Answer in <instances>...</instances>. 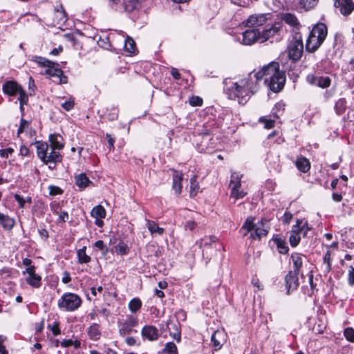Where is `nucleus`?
<instances>
[{
    "instance_id": "obj_1",
    "label": "nucleus",
    "mask_w": 354,
    "mask_h": 354,
    "mask_svg": "<svg viewBox=\"0 0 354 354\" xmlns=\"http://www.w3.org/2000/svg\"><path fill=\"white\" fill-rule=\"evenodd\" d=\"M265 78V82L274 92L280 91L286 82V76L279 70L277 62H272L265 66L258 72H252L237 82H232L226 88L228 97L236 100L241 104H245L251 95L258 90L259 82Z\"/></svg>"
},
{
    "instance_id": "obj_2",
    "label": "nucleus",
    "mask_w": 354,
    "mask_h": 354,
    "mask_svg": "<svg viewBox=\"0 0 354 354\" xmlns=\"http://www.w3.org/2000/svg\"><path fill=\"white\" fill-rule=\"evenodd\" d=\"M327 27L323 23L315 25L310 32L306 40V49L309 53L316 51L327 36Z\"/></svg>"
},
{
    "instance_id": "obj_3",
    "label": "nucleus",
    "mask_w": 354,
    "mask_h": 354,
    "mask_svg": "<svg viewBox=\"0 0 354 354\" xmlns=\"http://www.w3.org/2000/svg\"><path fill=\"white\" fill-rule=\"evenodd\" d=\"M82 299L75 293H64L57 301L59 309L66 311H74L80 308L82 304Z\"/></svg>"
},
{
    "instance_id": "obj_4",
    "label": "nucleus",
    "mask_w": 354,
    "mask_h": 354,
    "mask_svg": "<svg viewBox=\"0 0 354 354\" xmlns=\"http://www.w3.org/2000/svg\"><path fill=\"white\" fill-rule=\"evenodd\" d=\"M304 50L302 37L300 33H295L288 46V54L290 59L297 61L302 55Z\"/></svg>"
},
{
    "instance_id": "obj_5",
    "label": "nucleus",
    "mask_w": 354,
    "mask_h": 354,
    "mask_svg": "<svg viewBox=\"0 0 354 354\" xmlns=\"http://www.w3.org/2000/svg\"><path fill=\"white\" fill-rule=\"evenodd\" d=\"M242 178V175L233 172L231 175V180L230 183V187H231V197L234 198L235 199H239L243 198L246 193L243 191H239L241 187V179Z\"/></svg>"
},
{
    "instance_id": "obj_6",
    "label": "nucleus",
    "mask_w": 354,
    "mask_h": 354,
    "mask_svg": "<svg viewBox=\"0 0 354 354\" xmlns=\"http://www.w3.org/2000/svg\"><path fill=\"white\" fill-rule=\"evenodd\" d=\"M306 82L312 86H318L321 88H326L330 86L331 80L328 76L310 73L306 76Z\"/></svg>"
},
{
    "instance_id": "obj_7",
    "label": "nucleus",
    "mask_w": 354,
    "mask_h": 354,
    "mask_svg": "<svg viewBox=\"0 0 354 354\" xmlns=\"http://www.w3.org/2000/svg\"><path fill=\"white\" fill-rule=\"evenodd\" d=\"M268 15L269 14L266 13L252 15L243 21V24L248 28H257L267 22Z\"/></svg>"
},
{
    "instance_id": "obj_8",
    "label": "nucleus",
    "mask_w": 354,
    "mask_h": 354,
    "mask_svg": "<svg viewBox=\"0 0 354 354\" xmlns=\"http://www.w3.org/2000/svg\"><path fill=\"white\" fill-rule=\"evenodd\" d=\"M23 88L15 80L6 81L2 85L3 93L10 97L16 96Z\"/></svg>"
},
{
    "instance_id": "obj_9",
    "label": "nucleus",
    "mask_w": 354,
    "mask_h": 354,
    "mask_svg": "<svg viewBox=\"0 0 354 354\" xmlns=\"http://www.w3.org/2000/svg\"><path fill=\"white\" fill-rule=\"evenodd\" d=\"M299 273L289 271L285 277L286 288L287 294H290L297 289L299 286Z\"/></svg>"
},
{
    "instance_id": "obj_10",
    "label": "nucleus",
    "mask_w": 354,
    "mask_h": 354,
    "mask_svg": "<svg viewBox=\"0 0 354 354\" xmlns=\"http://www.w3.org/2000/svg\"><path fill=\"white\" fill-rule=\"evenodd\" d=\"M242 43L245 45H252L257 41H261L260 32L257 28L248 29L243 32Z\"/></svg>"
},
{
    "instance_id": "obj_11",
    "label": "nucleus",
    "mask_w": 354,
    "mask_h": 354,
    "mask_svg": "<svg viewBox=\"0 0 354 354\" xmlns=\"http://www.w3.org/2000/svg\"><path fill=\"white\" fill-rule=\"evenodd\" d=\"M26 272L28 275L26 279L28 285L35 288H38L41 286V277L35 273V266L28 267L26 270Z\"/></svg>"
},
{
    "instance_id": "obj_12",
    "label": "nucleus",
    "mask_w": 354,
    "mask_h": 354,
    "mask_svg": "<svg viewBox=\"0 0 354 354\" xmlns=\"http://www.w3.org/2000/svg\"><path fill=\"white\" fill-rule=\"evenodd\" d=\"M334 6L339 8L340 13L344 16L350 15L354 10L352 0H334Z\"/></svg>"
},
{
    "instance_id": "obj_13",
    "label": "nucleus",
    "mask_w": 354,
    "mask_h": 354,
    "mask_svg": "<svg viewBox=\"0 0 354 354\" xmlns=\"http://www.w3.org/2000/svg\"><path fill=\"white\" fill-rule=\"evenodd\" d=\"M141 335L144 339L149 341H156L160 336L158 328L152 325L145 326L142 329Z\"/></svg>"
},
{
    "instance_id": "obj_14",
    "label": "nucleus",
    "mask_w": 354,
    "mask_h": 354,
    "mask_svg": "<svg viewBox=\"0 0 354 354\" xmlns=\"http://www.w3.org/2000/svg\"><path fill=\"white\" fill-rule=\"evenodd\" d=\"M281 29V26L279 24H274L264 29L261 32H260L261 42H264L267 41L269 38L277 35Z\"/></svg>"
},
{
    "instance_id": "obj_15",
    "label": "nucleus",
    "mask_w": 354,
    "mask_h": 354,
    "mask_svg": "<svg viewBox=\"0 0 354 354\" xmlns=\"http://www.w3.org/2000/svg\"><path fill=\"white\" fill-rule=\"evenodd\" d=\"M254 232L250 234V237L252 239H260L263 236H266L268 232V227L265 226L263 221L255 225Z\"/></svg>"
},
{
    "instance_id": "obj_16",
    "label": "nucleus",
    "mask_w": 354,
    "mask_h": 354,
    "mask_svg": "<svg viewBox=\"0 0 354 354\" xmlns=\"http://www.w3.org/2000/svg\"><path fill=\"white\" fill-rule=\"evenodd\" d=\"M225 339V333L223 330L215 331L211 337L212 345L216 351L221 348Z\"/></svg>"
},
{
    "instance_id": "obj_17",
    "label": "nucleus",
    "mask_w": 354,
    "mask_h": 354,
    "mask_svg": "<svg viewBox=\"0 0 354 354\" xmlns=\"http://www.w3.org/2000/svg\"><path fill=\"white\" fill-rule=\"evenodd\" d=\"M279 118V115L277 112H273L272 115L261 117L259 120V122L264 124L266 129L274 127L277 119Z\"/></svg>"
},
{
    "instance_id": "obj_18",
    "label": "nucleus",
    "mask_w": 354,
    "mask_h": 354,
    "mask_svg": "<svg viewBox=\"0 0 354 354\" xmlns=\"http://www.w3.org/2000/svg\"><path fill=\"white\" fill-rule=\"evenodd\" d=\"M182 180L183 175L181 173H179L178 171H174L173 174V185L172 188L175 191L177 195L180 194L182 192Z\"/></svg>"
},
{
    "instance_id": "obj_19",
    "label": "nucleus",
    "mask_w": 354,
    "mask_h": 354,
    "mask_svg": "<svg viewBox=\"0 0 354 354\" xmlns=\"http://www.w3.org/2000/svg\"><path fill=\"white\" fill-rule=\"evenodd\" d=\"M305 257L304 255L299 253H293L291 255V260L293 263V270H290L291 272H295L296 273L300 272V269L303 265V259Z\"/></svg>"
},
{
    "instance_id": "obj_20",
    "label": "nucleus",
    "mask_w": 354,
    "mask_h": 354,
    "mask_svg": "<svg viewBox=\"0 0 354 354\" xmlns=\"http://www.w3.org/2000/svg\"><path fill=\"white\" fill-rule=\"evenodd\" d=\"M146 226L148 230L150 232L151 235H162L163 234L165 230L162 227H160L158 223L153 221L145 219Z\"/></svg>"
},
{
    "instance_id": "obj_21",
    "label": "nucleus",
    "mask_w": 354,
    "mask_h": 354,
    "mask_svg": "<svg viewBox=\"0 0 354 354\" xmlns=\"http://www.w3.org/2000/svg\"><path fill=\"white\" fill-rule=\"evenodd\" d=\"M37 153L40 160L43 162L46 158L49 147L46 142H36Z\"/></svg>"
},
{
    "instance_id": "obj_22",
    "label": "nucleus",
    "mask_w": 354,
    "mask_h": 354,
    "mask_svg": "<svg viewBox=\"0 0 354 354\" xmlns=\"http://www.w3.org/2000/svg\"><path fill=\"white\" fill-rule=\"evenodd\" d=\"M55 20L57 24H62L66 21V12L62 4L55 8Z\"/></svg>"
},
{
    "instance_id": "obj_23",
    "label": "nucleus",
    "mask_w": 354,
    "mask_h": 354,
    "mask_svg": "<svg viewBox=\"0 0 354 354\" xmlns=\"http://www.w3.org/2000/svg\"><path fill=\"white\" fill-rule=\"evenodd\" d=\"M15 223L13 218L0 212V225L6 230H11Z\"/></svg>"
},
{
    "instance_id": "obj_24",
    "label": "nucleus",
    "mask_w": 354,
    "mask_h": 354,
    "mask_svg": "<svg viewBox=\"0 0 354 354\" xmlns=\"http://www.w3.org/2000/svg\"><path fill=\"white\" fill-rule=\"evenodd\" d=\"M57 149H51V151L50 153H48L46 155V158H45V160L43 161V162L46 165L48 163H57L59 162H61L62 160V156L59 153V152L56 151Z\"/></svg>"
},
{
    "instance_id": "obj_25",
    "label": "nucleus",
    "mask_w": 354,
    "mask_h": 354,
    "mask_svg": "<svg viewBox=\"0 0 354 354\" xmlns=\"http://www.w3.org/2000/svg\"><path fill=\"white\" fill-rule=\"evenodd\" d=\"M295 164L297 168L303 173L308 172L310 168L309 160L304 157L297 158Z\"/></svg>"
},
{
    "instance_id": "obj_26",
    "label": "nucleus",
    "mask_w": 354,
    "mask_h": 354,
    "mask_svg": "<svg viewBox=\"0 0 354 354\" xmlns=\"http://www.w3.org/2000/svg\"><path fill=\"white\" fill-rule=\"evenodd\" d=\"M75 184L80 189H84L88 186L91 181L85 174H80L75 177Z\"/></svg>"
},
{
    "instance_id": "obj_27",
    "label": "nucleus",
    "mask_w": 354,
    "mask_h": 354,
    "mask_svg": "<svg viewBox=\"0 0 354 354\" xmlns=\"http://www.w3.org/2000/svg\"><path fill=\"white\" fill-rule=\"evenodd\" d=\"M88 335L90 339L93 340H98L101 336L100 326L97 324H93L88 328Z\"/></svg>"
},
{
    "instance_id": "obj_28",
    "label": "nucleus",
    "mask_w": 354,
    "mask_h": 354,
    "mask_svg": "<svg viewBox=\"0 0 354 354\" xmlns=\"http://www.w3.org/2000/svg\"><path fill=\"white\" fill-rule=\"evenodd\" d=\"M86 247L83 246L82 248L79 249L77 251V257L78 263H88L91 261V258L86 253Z\"/></svg>"
},
{
    "instance_id": "obj_29",
    "label": "nucleus",
    "mask_w": 354,
    "mask_h": 354,
    "mask_svg": "<svg viewBox=\"0 0 354 354\" xmlns=\"http://www.w3.org/2000/svg\"><path fill=\"white\" fill-rule=\"evenodd\" d=\"M58 64L54 62V64H50L47 66L45 71V74L50 77H59L62 75V71L57 68Z\"/></svg>"
},
{
    "instance_id": "obj_30",
    "label": "nucleus",
    "mask_w": 354,
    "mask_h": 354,
    "mask_svg": "<svg viewBox=\"0 0 354 354\" xmlns=\"http://www.w3.org/2000/svg\"><path fill=\"white\" fill-rule=\"evenodd\" d=\"M59 138H62L60 136L55 134H50L49 136V142L51 149L60 150L64 147V145L62 143Z\"/></svg>"
},
{
    "instance_id": "obj_31",
    "label": "nucleus",
    "mask_w": 354,
    "mask_h": 354,
    "mask_svg": "<svg viewBox=\"0 0 354 354\" xmlns=\"http://www.w3.org/2000/svg\"><path fill=\"white\" fill-rule=\"evenodd\" d=\"M30 60L36 63L40 67L46 68L47 66H50V64H54L53 62L41 56L34 55L31 57Z\"/></svg>"
},
{
    "instance_id": "obj_32",
    "label": "nucleus",
    "mask_w": 354,
    "mask_h": 354,
    "mask_svg": "<svg viewBox=\"0 0 354 354\" xmlns=\"http://www.w3.org/2000/svg\"><path fill=\"white\" fill-rule=\"evenodd\" d=\"M324 263V272L325 274L329 273L332 269L331 266V252L330 250H327L323 257Z\"/></svg>"
},
{
    "instance_id": "obj_33",
    "label": "nucleus",
    "mask_w": 354,
    "mask_h": 354,
    "mask_svg": "<svg viewBox=\"0 0 354 354\" xmlns=\"http://www.w3.org/2000/svg\"><path fill=\"white\" fill-rule=\"evenodd\" d=\"M91 215L95 218H104L106 216V210L102 205H99L92 209Z\"/></svg>"
},
{
    "instance_id": "obj_34",
    "label": "nucleus",
    "mask_w": 354,
    "mask_h": 354,
    "mask_svg": "<svg viewBox=\"0 0 354 354\" xmlns=\"http://www.w3.org/2000/svg\"><path fill=\"white\" fill-rule=\"evenodd\" d=\"M196 178V176L194 175L190 179L189 195L191 197H194L200 189V186Z\"/></svg>"
},
{
    "instance_id": "obj_35",
    "label": "nucleus",
    "mask_w": 354,
    "mask_h": 354,
    "mask_svg": "<svg viewBox=\"0 0 354 354\" xmlns=\"http://www.w3.org/2000/svg\"><path fill=\"white\" fill-rule=\"evenodd\" d=\"M123 6L127 12H131L140 6L138 0H124Z\"/></svg>"
},
{
    "instance_id": "obj_36",
    "label": "nucleus",
    "mask_w": 354,
    "mask_h": 354,
    "mask_svg": "<svg viewBox=\"0 0 354 354\" xmlns=\"http://www.w3.org/2000/svg\"><path fill=\"white\" fill-rule=\"evenodd\" d=\"M128 306L131 313H136L140 309L142 301L139 298L135 297L129 301Z\"/></svg>"
},
{
    "instance_id": "obj_37",
    "label": "nucleus",
    "mask_w": 354,
    "mask_h": 354,
    "mask_svg": "<svg viewBox=\"0 0 354 354\" xmlns=\"http://www.w3.org/2000/svg\"><path fill=\"white\" fill-rule=\"evenodd\" d=\"M346 109V101L344 98L339 99L335 104V110L338 115H342Z\"/></svg>"
},
{
    "instance_id": "obj_38",
    "label": "nucleus",
    "mask_w": 354,
    "mask_h": 354,
    "mask_svg": "<svg viewBox=\"0 0 354 354\" xmlns=\"http://www.w3.org/2000/svg\"><path fill=\"white\" fill-rule=\"evenodd\" d=\"M125 50L129 53H134L136 50V43L133 39L128 37L124 43Z\"/></svg>"
},
{
    "instance_id": "obj_39",
    "label": "nucleus",
    "mask_w": 354,
    "mask_h": 354,
    "mask_svg": "<svg viewBox=\"0 0 354 354\" xmlns=\"http://www.w3.org/2000/svg\"><path fill=\"white\" fill-rule=\"evenodd\" d=\"M282 19L288 24L292 26H296L299 24L297 18L292 14L286 13L282 17Z\"/></svg>"
},
{
    "instance_id": "obj_40",
    "label": "nucleus",
    "mask_w": 354,
    "mask_h": 354,
    "mask_svg": "<svg viewBox=\"0 0 354 354\" xmlns=\"http://www.w3.org/2000/svg\"><path fill=\"white\" fill-rule=\"evenodd\" d=\"M254 219L253 217H248L241 227L240 232H241L242 230H247V232H250L251 230H254L255 227V225L254 224Z\"/></svg>"
},
{
    "instance_id": "obj_41",
    "label": "nucleus",
    "mask_w": 354,
    "mask_h": 354,
    "mask_svg": "<svg viewBox=\"0 0 354 354\" xmlns=\"http://www.w3.org/2000/svg\"><path fill=\"white\" fill-rule=\"evenodd\" d=\"M163 353L167 354H177V347L174 342H168L166 344Z\"/></svg>"
},
{
    "instance_id": "obj_42",
    "label": "nucleus",
    "mask_w": 354,
    "mask_h": 354,
    "mask_svg": "<svg viewBox=\"0 0 354 354\" xmlns=\"http://www.w3.org/2000/svg\"><path fill=\"white\" fill-rule=\"evenodd\" d=\"M318 0H299L301 7L306 10L313 8L317 3Z\"/></svg>"
},
{
    "instance_id": "obj_43",
    "label": "nucleus",
    "mask_w": 354,
    "mask_h": 354,
    "mask_svg": "<svg viewBox=\"0 0 354 354\" xmlns=\"http://www.w3.org/2000/svg\"><path fill=\"white\" fill-rule=\"evenodd\" d=\"M300 234L297 233L290 232L289 237L290 244L292 247H296L300 242Z\"/></svg>"
},
{
    "instance_id": "obj_44",
    "label": "nucleus",
    "mask_w": 354,
    "mask_h": 354,
    "mask_svg": "<svg viewBox=\"0 0 354 354\" xmlns=\"http://www.w3.org/2000/svg\"><path fill=\"white\" fill-rule=\"evenodd\" d=\"M344 335L346 340L354 342V329L352 327H347L344 330Z\"/></svg>"
},
{
    "instance_id": "obj_45",
    "label": "nucleus",
    "mask_w": 354,
    "mask_h": 354,
    "mask_svg": "<svg viewBox=\"0 0 354 354\" xmlns=\"http://www.w3.org/2000/svg\"><path fill=\"white\" fill-rule=\"evenodd\" d=\"M303 223H303L302 220L297 219L296 221V224L292 226L290 232L297 233V234H300L301 232H302L304 230V226H302Z\"/></svg>"
},
{
    "instance_id": "obj_46",
    "label": "nucleus",
    "mask_w": 354,
    "mask_h": 354,
    "mask_svg": "<svg viewBox=\"0 0 354 354\" xmlns=\"http://www.w3.org/2000/svg\"><path fill=\"white\" fill-rule=\"evenodd\" d=\"M116 252L120 255L127 254L129 252V248L125 243H119L115 247Z\"/></svg>"
},
{
    "instance_id": "obj_47",
    "label": "nucleus",
    "mask_w": 354,
    "mask_h": 354,
    "mask_svg": "<svg viewBox=\"0 0 354 354\" xmlns=\"http://www.w3.org/2000/svg\"><path fill=\"white\" fill-rule=\"evenodd\" d=\"M133 331V328L125 324L124 322L122 324V326L120 328L119 332L120 334L122 336H125L127 335H129Z\"/></svg>"
},
{
    "instance_id": "obj_48",
    "label": "nucleus",
    "mask_w": 354,
    "mask_h": 354,
    "mask_svg": "<svg viewBox=\"0 0 354 354\" xmlns=\"http://www.w3.org/2000/svg\"><path fill=\"white\" fill-rule=\"evenodd\" d=\"M348 283L350 286H354V267L351 266L348 268L347 275Z\"/></svg>"
},
{
    "instance_id": "obj_49",
    "label": "nucleus",
    "mask_w": 354,
    "mask_h": 354,
    "mask_svg": "<svg viewBox=\"0 0 354 354\" xmlns=\"http://www.w3.org/2000/svg\"><path fill=\"white\" fill-rule=\"evenodd\" d=\"M18 100L19 101L20 105L26 104L28 100V97L26 91L24 90V88L18 93Z\"/></svg>"
},
{
    "instance_id": "obj_50",
    "label": "nucleus",
    "mask_w": 354,
    "mask_h": 354,
    "mask_svg": "<svg viewBox=\"0 0 354 354\" xmlns=\"http://www.w3.org/2000/svg\"><path fill=\"white\" fill-rule=\"evenodd\" d=\"M14 149L11 147L0 150V156L2 158H8L12 154Z\"/></svg>"
},
{
    "instance_id": "obj_51",
    "label": "nucleus",
    "mask_w": 354,
    "mask_h": 354,
    "mask_svg": "<svg viewBox=\"0 0 354 354\" xmlns=\"http://www.w3.org/2000/svg\"><path fill=\"white\" fill-rule=\"evenodd\" d=\"M48 189L49 194L53 196L59 195L63 193V191L60 187L54 185H50L48 187Z\"/></svg>"
},
{
    "instance_id": "obj_52",
    "label": "nucleus",
    "mask_w": 354,
    "mask_h": 354,
    "mask_svg": "<svg viewBox=\"0 0 354 354\" xmlns=\"http://www.w3.org/2000/svg\"><path fill=\"white\" fill-rule=\"evenodd\" d=\"M28 125H29V122L27 120H26L25 119L21 118V121H20V125L17 130L18 136L19 134L22 133L24 131L25 129L28 127Z\"/></svg>"
},
{
    "instance_id": "obj_53",
    "label": "nucleus",
    "mask_w": 354,
    "mask_h": 354,
    "mask_svg": "<svg viewBox=\"0 0 354 354\" xmlns=\"http://www.w3.org/2000/svg\"><path fill=\"white\" fill-rule=\"evenodd\" d=\"M61 106L66 111H68L73 108L74 101L72 100L71 99H69L68 100H66L64 102L62 103Z\"/></svg>"
},
{
    "instance_id": "obj_54",
    "label": "nucleus",
    "mask_w": 354,
    "mask_h": 354,
    "mask_svg": "<svg viewBox=\"0 0 354 354\" xmlns=\"http://www.w3.org/2000/svg\"><path fill=\"white\" fill-rule=\"evenodd\" d=\"M138 322V319L133 316H129L124 322L125 324H127L131 328L137 326Z\"/></svg>"
},
{
    "instance_id": "obj_55",
    "label": "nucleus",
    "mask_w": 354,
    "mask_h": 354,
    "mask_svg": "<svg viewBox=\"0 0 354 354\" xmlns=\"http://www.w3.org/2000/svg\"><path fill=\"white\" fill-rule=\"evenodd\" d=\"M48 327L54 335L57 336L61 333L58 322H54L53 325L49 326Z\"/></svg>"
},
{
    "instance_id": "obj_56",
    "label": "nucleus",
    "mask_w": 354,
    "mask_h": 354,
    "mask_svg": "<svg viewBox=\"0 0 354 354\" xmlns=\"http://www.w3.org/2000/svg\"><path fill=\"white\" fill-rule=\"evenodd\" d=\"M14 198L17 201L18 204H19V207L21 209L24 208L25 207V200H24V198H23L20 194H15L14 195Z\"/></svg>"
},
{
    "instance_id": "obj_57",
    "label": "nucleus",
    "mask_w": 354,
    "mask_h": 354,
    "mask_svg": "<svg viewBox=\"0 0 354 354\" xmlns=\"http://www.w3.org/2000/svg\"><path fill=\"white\" fill-rule=\"evenodd\" d=\"M106 138L109 143V151H113L114 149L115 138L109 133L106 134Z\"/></svg>"
},
{
    "instance_id": "obj_58",
    "label": "nucleus",
    "mask_w": 354,
    "mask_h": 354,
    "mask_svg": "<svg viewBox=\"0 0 354 354\" xmlns=\"http://www.w3.org/2000/svg\"><path fill=\"white\" fill-rule=\"evenodd\" d=\"M189 103L192 106H201L203 103V100L199 97H192L189 100Z\"/></svg>"
},
{
    "instance_id": "obj_59",
    "label": "nucleus",
    "mask_w": 354,
    "mask_h": 354,
    "mask_svg": "<svg viewBox=\"0 0 354 354\" xmlns=\"http://www.w3.org/2000/svg\"><path fill=\"white\" fill-rule=\"evenodd\" d=\"M292 218V214L288 211H286L283 216V223L284 224H289Z\"/></svg>"
},
{
    "instance_id": "obj_60",
    "label": "nucleus",
    "mask_w": 354,
    "mask_h": 354,
    "mask_svg": "<svg viewBox=\"0 0 354 354\" xmlns=\"http://www.w3.org/2000/svg\"><path fill=\"white\" fill-rule=\"evenodd\" d=\"M277 247L279 249V252L281 254H286L288 252V248L285 245V243L279 241L277 243Z\"/></svg>"
},
{
    "instance_id": "obj_61",
    "label": "nucleus",
    "mask_w": 354,
    "mask_h": 354,
    "mask_svg": "<svg viewBox=\"0 0 354 354\" xmlns=\"http://www.w3.org/2000/svg\"><path fill=\"white\" fill-rule=\"evenodd\" d=\"M308 281H309V284L310 286V292H308V295H312L314 293V290L316 287V285L314 284V283H313V274L312 273H310L308 275Z\"/></svg>"
},
{
    "instance_id": "obj_62",
    "label": "nucleus",
    "mask_w": 354,
    "mask_h": 354,
    "mask_svg": "<svg viewBox=\"0 0 354 354\" xmlns=\"http://www.w3.org/2000/svg\"><path fill=\"white\" fill-rule=\"evenodd\" d=\"M197 224L194 221H187L185 224V228L186 230H193L196 227Z\"/></svg>"
},
{
    "instance_id": "obj_63",
    "label": "nucleus",
    "mask_w": 354,
    "mask_h": 354,
    "mask_svg": "<svg viewBox=\"0 0 354 354\" xmlns=\"http://www.w3.org/2000/svg\"><path fill=\"white\" fill-rule=\"evenodd\" d=\"M19 154L21 156H28L30 154V151L27 147L25 145H21L19 149Z\"/></svg>"
},
{
    "instance_id": "obj_64",
    "label": "nucleus",
    "mask_w": 354,
    "mask_h": 354,
    "mask_svg": "<svg viewBox=\"0 0 354 354\" xmlns=\"http://www.w3.org/2000/svg\"><path fill=\"white\" fill-rule=\"evenodd\" d=\"M38 232L40 236L44 240H46L49 236L48 232L45 228L39 229Z\"/></svg>"
}]
</instances>
